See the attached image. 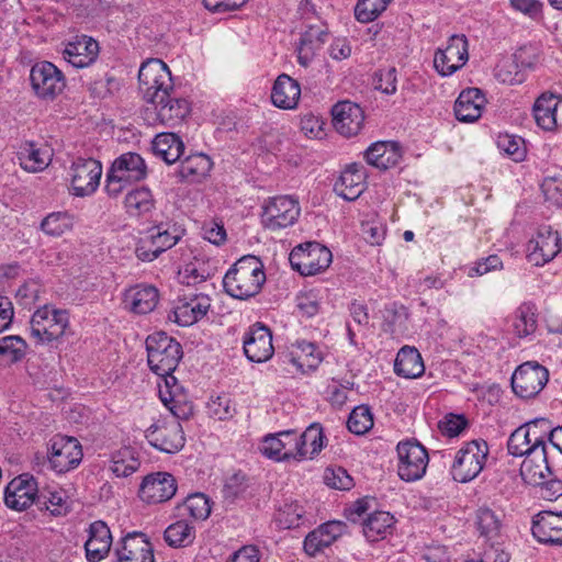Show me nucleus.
<instances>
[{
  "label": "nucleus",
  "mask_w": 562,
  "mask_h": 562,
  "mask_svg": "<svg viewBox=\"0 0 562 562\" xmlns=\"http://www.w3.org/2000/svg\"><path fill=\"white\" fill-rule=\"evenodd\" d=\"M116 555L119 562H155L151 543L142 532L125 536Z\"/></svg>",
  "instance_id": "nucleus-23"
},
{
  "label": "nucleus",
  "mask_w": 562,
  "mask_h": 562,
  "mask_svg": "<svg viewBox=\"0 0 562 562\" xmlns=\"http://www.w3.org/2000/svg\"><path fill=\"white\" fill-rule=\"evenodd\" d=\"M210 306V297L206 295L194 294L190 299H179L168 319L180 326H190L203 318Z\"/></svg>",
  "instance_id": "nucleus-21"
},
{
  "label": "nucleus",
  "mask_w": 562,
  "mask_h": 562,
  "mask_svg": "<svg viewBox=\"0 0 562 562\" xmlns=\"http://www.w3.org/2000/svg\"><path fill=\"white\" fill-rule=\"evenodd\" d=\"M170 413L172 414L170 418L159 419L156 424L148 427L145 431V437L156 449L166 453H176L183 448L186 441L179 420L186 419L190 415L179 417L171 411Z\"/></svg>",
  "instance_id": "nucleus-7"
},
{
  "label": "nucleus",
  "mask_w": 562,
  "mask_h": 562,
  "mask_svg": "<svg viewBox=\"0 0 562 562\" xmlns=\"http://www.w3.org/2000/svg\"><path fill=\"white\" fill-rule=\"evenodd\" d=\"M64 58L76 68L90 66L99 55V43L90 36H76L64 52Z\"/></svg>",
  "instance_id": "nucleus-26"
},
{
  "label": "nucleus",
  "mask_w": 562,
  "mask_h": 562,
  "mask_svg": "<svg viewBox=\"0 0 562 562\" xmlns=\"http://www.w3.org/2000/svg\"><path fill=\"white\" fill-rule=\"evenodd\" d=\"M121 179L137 182L146 178L145 160L136 153H125L117 157L111 168Z\"/></svg>",
  "instance_id": "nucleus-32"
},
{
  "label": "nucleus",
  "mask_w": 562,
  "mask_h": 562,
  "mask_svg": "<svg viewBox=\"0 0 562 562\" xmlns=\"http://www.w3.org/2000/svg\"><path fill=\"white\" fill-rule=\"evenodd\" d=\"M162 252L149 232L139 238L135 248L136 257L142 261H153Z\"/></svg>",
  "instance_id": "nucleus-56"
},
{
  "label": "nucleus",
  "mask_w": 562,
  "mask_h": 562,
  "mask_svg": "<svg viewBox=\"0 0 562 562\" xmlns=\"http://www.w3.org/2000/svg\"><path fill=\"white\" fill-rule=\"evenodd\" d=\"M293 347L291 361L300 369H316L322 362V353L315 344L306 340H297Z\"/></svg>",
  "instance_id": "nucleus-42"
},
{
  "label": "nucleus",
  "mask_w": 562,
  "mask_h": 562,
  "mask_svg": "<svg viewBox=\"0 0 562 562\" xmlns=\"http://www.w3.org/2000/svg\"><path fill=\"white\" fill-rule=\"evenodd\" d=\"M289 259L292 268L301 274L314 276L329 267L333 256L327 247L310 241L294 247Z\"/></svg>",
  "instance_id": "nucleus-8"
},
{
  "label": "nucleus",
  "mask_w": 562,
  "mask_h": 562,
  "mask_svg": "<svg viewBox=\"0 0 562 562\" xmlns=\"http://www.w3.org/2000/svg\"><path fill=\"white\" fill-rule=\"evenodd\" d=\"M324 482L327 486L336 490L348 491L353 485L352 477L344 468L326 469Z\"/></svg>",
  "instance_id": "nucleus-57"
},
{
  "label": "nucleus",
  "mask_w": 562,
  "mask_h": 562,
  "mask_svg": "<svg viewBox=\"0 0 562 562\" xmlns=\"http://www.w3.org/2000/svg\"><path fill=\"white\" fill-rule=\"evenodd\" d=\"M282 435L293 441L297 460L313 458L324 446V434L319 424H312L301 436L293 430L282 431Z\"/></svg>",
  "instance_id": "nucleus-24"
},
{
  "label": "nucleus",
  "mask_w": 562,
  "mask_h": 562,
  "mask_svg": "<svg viewBox=\"0 0 562 562\" xmlns=\"http://www.w3.org/2000/svg\"><path fill=\"white\" fill-rule=\"evenodd\" d=\"M138 467V459L134 457L130 449L125 448L112 456L110 469L117 477H126L133 474Z\"/></svg>",
  "instance_id": "nucleus-47"
},
{
  "label": "nucleus",
  "mask_w": 562,
  "mask_h": 562,
  "mask_svg": "<svg viewBox=\"0 0 562 562\" xmlns=\"http://www.w3.org/2000/svg\"><path fill=\"white\" fill-rule=\"evenodd\" d=\"M331 114L333 125L342 137H355L363 127L364 112L357 103L338 102L334 105Z\"/></svg>",
  "instance_id": "nucleus-18"
},
{
  "label": "nucleus",
  "mask_w": 562,
  "mask_h": 562,
  "mask_svg": "<svg viewBox=\"0 0 562 562\" xmlns=\"http://www.w3.org/2000/svg\"><path fill=\"white\" fill-rule=\"evenodd\" d=\"M529 435L532 436L533 445L536 448H548L547 441L552 446L555 441V427L547 418H536L522 425Z\"/></svg>",
  "instance_id": "nucleus-45"
},
{
  "label": "nucleus",
  "mask_w": 562,
  "mask_h": 562,
  "mask_svg": "<svg viewBox=\"0 0 562 562\" xmlns=\"http://www.w3.org/2000/svg\"><path fill=\"white\" fill-rule=\"evenodd\" d=\"M18 159L24 170L37 172L48 166L52 150L47 147L37 148L36 143H27V146L18 154Z\"/></svg>",
  "instance_id": "nucleus-38"
},
{
  "label": "nucleus",
  "mask_w": 562,
  "mask_h": 562,
  "mask_svg": "<svg viewBox=\"0 0 562 562\" xmlns=\"http://www.w3.org/2000/svg\"><path fill=\"white\" fill-rule=\"evenodd\" d=\"M520 475L530 485H542L548 477L553 476L548 448H533L529 451L520 465Z\"/></svg>",
  "instance_id": "nucleus-20"
},
{
  "label": "nucleus",
  "mask_w": 562,
  "mask_h": 562,
  "mask_svg": "<svg viewBox=\"0 0 562 562\" xmlns=\"http://www.w3.org/2000/svg\"><path fill=\"white\" fill-rule=\"evenodd\" d=\"M247 488V476L237 472L226 479L223 493L226 498H235Z\"/></svg>",
  "instance_id": "nucleus-62"
},
{
  "label": "nucleus",
  "mask_w": 562,
  "mask_h": 562,
  "mask_svg": "<svg viewBox=\"0 0 562 562\" xmlns=\"http://www.w3.org/2000/svg\"><path fill=\"white\" fill-rule=\"evenodd\" d=\"M533 537L541 543L562 544V514L553 512L539 513L531 528Z\"/></svg>",
  "instance_id": "nucleus-25"
},
{
  "label": "nucleus",
  "mask_w": 562,
  "mask_h": 562,
  "mask_svg": "<svg viewBox=\"0 0 562 562\" xmlns=\"http://www.w3.org/2000/svg\"><path fill=\"white\" fill-rule=\"evenodd\" d=\"M157 116L162 124L175 126L181 123L190 113V105L186 99L177 98L173 93L161 103H153Z\"/></svg>",
  "instance_id": "nucleus-34"
},
{
  "label": "nucleus",
  "mask_w": 562,
  "mask_h": 562,
  "mask_svg": "<svg viewBox=\"0 0 562 562\" xmlns=\"http://www.w3.org/2000/svg\"><path fill=\"white\" fill-rule=\"evenodd\" d=\"M243 345L247 359L257 363L268 361L274 352L271 330L261 323L249 327Z\"/></svg>",
  "instance_id": "nucleus-16"
},
{
  "label": "nucleus",
  "mask_w": 562,
  "mask_h": 562,
  "mask_svg": "<svg viewBox=\"0 0 562 562\" xmlns=\"http://www.w3.org/2000/svg\"><path fill=\"white\" fill-rule=\"evenodd\" d=\"M300 212L299 201L293 196H273L262 206L261 223L270 231L286 228L297 221Z\"/></svg>",
  "instance_id": "nucleus-9"
},
{
  "label": "nucleus",
  "mask_w": 562,
  "mask_h": 562,
  "mask_svg": "<svg viewBox=\"0 0 562 562\" xmlns=\"http://www.w3.org/2000/svg\"><path fill=\"white\" fill-rule=\"evenodd\" d=\"M392 0H358L355 16L359 22L368 23L375 20Z\"/></svg>",
  "instance_id": "nucleus-50"
},
{
  "label": "nucleus",
  "mask_w": 562,
  "mask_h": 562,
  "mask_svg": "<svg viewBox=\"0 0 562 562\" xmlns=\"http://www.w3.org/2000/svg\"><path fill=\"white\" fill-rule=\"evenodd\" d=\"M528 260L533 266H543L554 259L561 251V238L550 226L539 227L535 237L527 245Z\"/></svg>",
  "instance_id": "nucleus-15"
},
{
  "label": "nucleus",
  "mask_w": 562,
  "mask_h": 562,
  "mask_svg": "<svg viewBox=\"0 0 562 562\" xmlns=\"http://www.w3.org/2000/svg\"><path fill=\"white\" fill-rule=\"evenodd\" d=\"M82 448L75 437L56 435L47 447L46 454L36 453L33 460L34 467H47L52 471L63 474L76 469L82 460Z\"/></svg>",
  "instance_id": "nucleus-3"
},
{
  "label": "nucleus",
  "mask_w": 562,
  "mask_h": 562,
  "mask_svg": "<svg viewBox=\"0 0 562 562\" xmlns=\"http://www.w3.org/2000/svg\"><path fill=\"white\" fill-rule=\"evenodd\" d=\"M260 450L266 457L278 461L296 459L293 441L285 439L282 432L266 436Z\"/></svg>",
  "instance_id": "nucleus-39"
},
{
  "label": "nucleus",
  "mask_w": 562,
  "mask_h": 562,
  "mask_svg": "<svg viewBox=\"0 0 562 562\" xmlns=\"http://www.w3.org/2000/svg\"><path fill=\"white\" fill-rule=\"evenodd\" d=\"M38 496L37 483L33 476L21 474L14 477L5 487L4 503L9 508L24 510Z\"/></svg>",
  "instance_id": "nucleus-19"
},
{
  "label": "nucleus",
  "mask_w": 562,
  "mask_h": 562,
  "mask_svg": "<svg viewBox=\"0 0 562 562\" xmlns=\"http://www.w3.org/2000/svg\"><path fill=\"white\" fill-rule=\"evenodd\" d=\"M164 538L172 548H186L194 541L195 530L184 520H179L165 530Z\"/></svg>",
  "instance_id": "nucleus-44"
},
{
  "label": "nucleus",
  "mask_w": 562,
  "mask_h": 562,
  "mask_svg": "<svg viewBox=\"0 0 562 562\" xmlns=\"http://www.w3.org/2000/svg\"><path fill=\"white\" fill-rule=\"evenodd\" d=\"M396 451L400 477L406 482L420 480L429 462L427 450L416 440H406L398 442Z\"/></svg>",
  "instance_id": "nucleus-11"
},
{
  "label": "nucleus",
  "mask_w": 562,
  "mask_h": 562,
  "mask_svg": "<svg viewBox=\"0 0 562 562\" xmlns=\"http://www.w3.org/2000/svg\"><path fill=\"white\" fill-rule=\"evenodd\" d=\"M345 531L346 524L341 521L325 522L305 537L304 550L308 555H315L335 542Z\"/></svg>",
  "instance_id": "nucleus-28"
},
{
  "label": "nucleus",
  "mask_w": 562,
  "mask_h": 562,
  "mask_svg": "<svg viewBox=\"0 0 562 562\" xmlns=\"http://www.w3.org/2000/svg\"><path fill=\"white\" fill-rule=\"evenodd\" d=\"M151 150L166 164L172 165L184 155V143H151Z\"/></svg>",
  "instance_id": "nucleus-54"
},
{
  "label": "nucleus",
  "mask_w": 562,
  "mask_h": 562,
  "mask_svg": "<svg viewBox=\"0 0 562 562\" xmlns=\"http://www.w3.org/2000/svg\"><path fill=\"white\" fill-rule=\"evenodd\" d=\"M548 370L535 361L520 364L512 376V387L521 398L536 396L548 383Z\"/></svg>",
  "instance_id": "nucleus-12"
},
{
  "label": "nucleus",
  "mask_w": 562,
  "mask_h": 562,
  "mask_svg": "<svg viewBox=\"0 0 562 562\" xmlns=\"http://www.w3.org/2000/svg\"><path fill=\"white\" fill-rule=\"evenodd\" d=\"M438 426L442 435L456 437L465 428L467 419L461 415L449 414L439 422Z\"/></svg>",
  "instance_id": "nucleus-63"
},
{
  "label": "nucleus",
  "mask_w": 562,
  "mask_h": 562,
  "mask_svg": "<svg viewBox=\"0 0 562 562\" xmlns=\"http://www.w3.org/2000/svg\"><path fill=\"white\" fill-rule=\"evenodd\" d=\"M366 188V173L358 162L347 165L334 184L335 193L346 201L357 200Z\"/></svg>",
  "instance_id": "nucleus-22"
},
{
  "label": "nucleus",
  "mask_w": 562,
  "mask_h": 562,
  "mask_svg": "<svg viewBox=\"0 0 562 562\" xmlns=\"http://www.w3.org/2000/svg\"><path fill=\"white\" fill-rule=\"evenodd\" d=\"M328 33L318 27L310 26L300 38V43L296 47L297 61L303 67H308L314 59L316 53L322 48L325 43Z\"/></svg>",
  "instance_id": "nucleus-33"
},
{
  "label": "nucleus",
  "mask_w": 562,
  "mask_h": 562,
  "mask_svg": "<svg viewBox=\"0 0 562 562\" xmlns=\"http://www.w3.org/2000/svg\"><path fill=\"white\" fill-rule=\"evenodd\" d=\"M476 526L481 536L493 539L499 535L502 522L495 512L482 507L476 513Z\"/></svg>",
  "instance_id": "nucleus-48"
},
{
  "label": "nucleus",
  "mask_w": 562,
  "mask_h": 562,
  "mask_svg": "<svg viewBox=\"0 0 562 562\" xmlns=\"http://www.w3.org/2000/svg\"><path fill=\"white\" fill-rule=\"evenodd\" d=\"M69 314L49 305L37 308L30 322L31 337L36 344H50L67 334Z\"/></svg>",
  "instance_id": "nucleus-5"
},
{
  "label": "nucleus",
  "mask_w": 562,
  "mask_h": 562,
  "mask_svg": "<svg viewBox=\"0 0 562 562\" xmlns=\"http://www.w3.org/2000/svg\"><path fill=\"white\" fill-rule=\"evenodd\" d=\"M266 281L263 265L256 256L238 259L223 278L225 292L234 299L247 300L257 295Z\"/></svg>",
  "instance_id": "nucleus-2"
},
{
  "label": "nucleus",
  "mask_w": 562,
  "mask_h": 562,
  "mask_svg": "<svg viewBox=\"0 0 562 562\" xmlns=\"http://www.w3.org/2000/svg\"><path fill=\"white\" fill-rule=\"evenodd\" d=\"M176 492L175 477L167 472H157L144 477L138 495L147 504H159L169 501Z\"/></svg>",
  "instance_id": "nucleus-17"
},
{
  "label": "nucleus",
  "mask_w": 562,
  "mask_h": 562,
  "mask_svg": "<svg viewBox=\"0 0 562 562\" xmlns=\"http://www.w3.org/2000/svg\"><path fill=\"white\" fill-rule=\"evenodd\" d=\"M396 69L394 67L379 70L374 77L375 89L393 94L396 91Z\"/></svg>",
  "instance_id": "nucleus-60"
},
{
  "label": "nucleus",
  "mask_w": 562,
  "mask_h": 562,
  "mask_svg": "<svg viewBox=\"0 0 562 562\" xmlns=\"http://www.w3.org/2000/svg\"><path fill=\"white\" fill-rule=\"evenodd\" d=\"M112 536L109 527L102 520L92 522L89 527V538L85 543L87 559L99 562L106 557L111 549Z\"/></svg>",
  "instance_id": "nucleus-29"
},
{
  "label": "nucleus",
  "mask_w": 562,
  "mask_h": 562,
  "mask_svg": "<svg viewBox=\"0 0 562 562\" xmlns=\"http://www.w3.org/2000/svg\"><path fill=\"white\" fill-rule=\"evenodd\" d=\"M71 189L76 196L95 192L102 176V165L93 158L77 157L71 165Z\"/></svg>",
  "instance_id": "nucleus-14"
},
{
  "label": "nucleus",
  "mask_w": 562,
  "mask_h": 562,
  "mask_svg": "<svg viewBox=\"0 0 562 562\" xmlns=\"http://www.w3.org/2000/svg\"><path fill=\"white\" fill-rule=\"evenodd\" d=\"M408 317L407 308L403 305L392 304L384 311L385 330L395 333V326H402Z\"/></svg>",
  "instance_id": "nucleus-61"
},
{
  "label": "nucleus",
  "mask_w": 562,
  "mask_h": 562,
  "mask_svg": "<svg viewBox=\"0 0 562 562\" xmlns=\"http://www.w3.org/2000/svg\"><path fill=\"white\" fill-rule=\"evenodd\" d=\"M26 351V342L20 336H5L0 338V357L16 362Z\"/></svg>",
  "instance_id": "nucleus-51"
},
{
  "label": "nucleus",
  "mask_w": 562,
  "mask_h": 562,
  "mask_svg": "<svg viewBox=\"0 0 562 562\" xmlns=\"http://www.w3.org/2000/svg\"><path fill=\"white\" fill-rule=\"evenodd\" d=\"M212 169V161L205 154H196L182 160V173L187 176H203Z\"/></svg>",
  "instance_id": "nucleus-55"
},
{
  "label": "nucleus",
  "mask_w": 562,
  "mask_h": 562,
  "mask_svg": "<svg viewBox=\"0 0 562 562\" xmlns=\"http://www.w3.org/2000/svg\"><path fill=\"white\" fill-rule=\"evenodd\" d=\"M394 371L397 375L415 379L425 371V366L420 353L414 347L405 346L397 352Z\"/></svg>",
  "instance_id": "nucleus-35"
},
{
  "label": "nucleus",
  "mask_w": 562,
  "mask_h": 562,
  "mask_svg": "<svg viewBox=\"0 0 562 562\" xmlns=\"http://www.w3.org/2000/svg\"><path fill=\"white\" fill-rule=\"evenodd\" d=\"M469 59L468 40L463 34H453L447 45L438 48L434 56V67L441 76H450L462 68Z\"/></svg>",
  "instance_id": "nucleus-13"
},
{
  "label": "nucleus",
  "mask_w": 562,
  "mask_h": 562,
  "mask_svg": "<svg viewBox=\"0 0 562 562\" xmlns=\"http://www.w3.org/2000/svg\"><path fill=\"white\" fill-rule=\"evenodd\" d=\"M158 299V291L151 285H136L128 289L124 294L126 307L136 314H147L154 311Z\"/></svg>",
  "instance_id": "nucleus-31"
},
{
  "label": "nucleus",
  "mask_w": 562,
  "mask_h": 562,
  "mask_svg": "<svg viewBox=\"0 0 562 562\" xmlns=\"http://www.w3.org/2000/svg\"><path fill=\"white\" fill-rule=\"evenodd\" d=\"M138 85L143 99L148 103H161L173 93V85L168 66L153 58L143 63L138 71Z\"/></svg>",
  "instance_id": "nucleus-4"
},
{
  "label": "nucleus",
  "mask_w": 562,
  "mask_h": 562,
  "mask_svg": "<svg viewBox=\"0 0 562 562\" xmlns=\"http://www.w3.org/2000/svg\"><path fill=\"white\" fill-rule=\"evenodd\" d=\"M215 270L211 260L195 257L179 271V279L182 283L195 285L212 278Z\"/></svg>",
  "instance_id": "nucleus-37"
},
{
  "label": "nucleus",
  "mask_w": 562,
  "mask_h": 562,
  "mask_svg": "<svg viewBox=\"0 0 562 562\" xmlns=\"http://www.w3.org/2000/svg\"><path fill=\"white\" fill-rule=\"evenodd\" d=\"M560 99L553 93H542L535 102L533 116L537 125L544 131L557 127V109Z\"/></svg>",
  "instance_id": "nucleus-36"
},
{
  "label": "nucleus",
  "mask_w": 562,
  "mask_h": 562,
  "mask_svg": "<svg viewBox=\"0 0 562 562\" xmlns=\"http://www.w3.org/2000/svg\"><path fill=\"white\" fill-rule=\"evenodd\" d=\"M525 436H529V430H526L521 425L516 428L509 436L507 441L508 453L515 457H525L530 448H526Z\"/></svg>",
  "instance_id": "nucleus-59"
},
{
  "label": "nucleus",
  "mask_w": 562,
  "mask_h": 562,
  "mask_svg": "<svg viewBox=\"0 0 562 562\" xmlns=\"http://www.w3.org/2000/svg\"><path fill=\"white\" fill-rule=\"evenodd\" d=\"M348 429L356 435H363L373 426L369 406L360 405L352 409L347 422Z\"/></svg>",
  "instance_id": "nucleus-49"
},
{
  "label": "nucleus",
  "mask_w": 562,
  "mask_h": 562,
  "mask_svg": "<svg viewBox=\"0 0 562 562\" xmlns=\"http://www.w3.org/2000/svg\"><path fill=\"white\" fill-rule=\"evenodd\" d=\"M488 456V446L484 440H473L462 447L456 454L451 474L461 483L475 479L483 470Z\"/></svg>",
  "instance_id": "nucleus-6"
},
{
  "label": "nucleus",
  "mask_w": 562,
  "mask_h": 562,
  "mask_svg": "<svg viewBox=\"0 0 562 562\" xmlns=\"http://www.w3.org/2000/svg\"><path fill=\"white\" fill-rule=\"evenodd\" d=\"M120 89V82L109 74L89 82V91L95 98H106Z\"/></svg>",
  "instance_id": "nucleus-58"
},
{
  "label": "nucleus",
  "mask_w": 562,
  "mask_h": 562,
  "mask_svg": "<svg viewBox=\"0 0 562 562\" xmlns=\"http://www.w3.org/2000/svg\"><path fill=\"white\" fill-rule=\"evenodd\" d=\"M546 200L553 204L562 205V180L557 178H546L541 184Z\"/></svg>",
  "instance_id": "nucleus-64"
},
{
  "label": "nucleus",
  "mask_w": 562,
  "mask_h": 562,
  "mask_svg": "<svg viewBox=\"0 0 562 562\" xmlns=\"http://www.w3.org/2000/svg\"><path fill=\"white\" fill-rule=\"evenodd\" d=\"M124 206L131 216L139 217L154 210L155 200L149 189L138 188L125 195Z\"/></svg>",
  "instance_id": "nucleus-41"
},
{
  "label": "nucleus",
  "mask_w": 562,
  "mask_h": 562,
  "mask_svg": "<svg viewBox=\"0 0 562 562\" xmlns=\"http://www.w3.org/2000/svg\"><path fill=\"white\" fill-rule=\"evenodd\" d=\"M182 507L194 519L204 520L211 514L210 501L202 493L188 496Z\"/></svg>",
  "instance_id": "nucleus-53"
},
{
  "label": "nucleus",
  "mask_w": 562,
  "mask_h": 562,
  "mask_svg": "<svg viewBox=\"0 0 562 562\" xmlns=\"http://www.w3.org/2000/svg\"><path fill=\"white\" fill-rule=\"evenodd\" d=\"M31 87L36 97L53 100L66 87V78L53 63L43 60L35 63L30 71Z\"/></svg>",
  "instance_id": "nucleus-10"
},
{
  "label": "nucleus",
  "mask_w": 562,
  "mask_h": 562,
  "mask_svg": "<svg viewBox=\"0 0 562 562\" xmlns=\"http://www.w3.org/2000/svg\"><path fill=\"white\" fill-rule=\"evenodd\" d=\"M394 524V517L389 512H374L363 522V533L369 541L383 537Z\"/></svg>",
  "instance_id": "nucleus-43"
},
{
  "label": "nucleus",
  "mask_w": 562,
  "mask_h": 562,
  "mask_svg": "<svg viewBox=\"0 0 562 562\" xmlns=\"http://www.w3.org/2000/svg\"><path fill=\"white\" fill-rule=\"evenodd\" d=\"M72 226L71 217L67 213H52L47 215L41 223L43 232L49 236H61Z\"/></svg>",
  "instance_id": "nucleus-52"
},
{
  "label": "nucleus",
  "mask_w": 562,
  "mask_h": 562,
  "mask_svg": "<svg viewBox=\"0 0 562 562\" xmlns=\"http://www.w3.org/2000/svg\"><path fill=\"white\" fill-rule=\"evenodd\" d=\"M148 232L164 252L173 247L186 234L184 227L177 222H161Z\"/></svg>",
  "instance_id": "nucleus-40"
},
{
  "label": "nucleus",
  "mask_w": 562,
  "mask_h": 562,
  "mask_svg": "<svg viewBox=\"0 0 562 562\" xmlns=\"http://www.w3.org/2000/svg\"><path fill=\"white\" fill-rule=\"evenodd\" d=\"M485 103L486 99L481 89L468 88L461 91L454 103V115L460 122H475L481 117Z\"/></svg>",
  "instance_id": "nucleus-27"
},
{
  "label": "nucleus",
  "mask_w": 562,
  "mask_h": 562,
  "mask_svg": "<svg viewBox=\"0 0 562 562\" xmlns=\"http://www.w3.org/2000/svg\"><path fill=\"white\" fill-rule=\"evenodd\" d=\"M537 329L536 307L532 304H521L515 314L514 330L519 338L533 334Z\"/></svg>",
  "instance_id": "nucleus-46"
},
{
  "label": "nucleus",
  "mask_w": 562,
  "mask_h": 562,
  "mask_svg": "<svg viewBox=\"0 0 562 562\" xmlns=\"http://www.w3.org/2000/svg\"><path fill=\"white\" fill-rule=\"evenodd\" d=\"M146 350L149 369L165 381V385L159 386L161 402L176 416L191 415L192 405L186 401L181 386L172 375L182 358L180 344L166 333L157 331L147 337Z\"/></svg>",
  "instance_id": "nucleus-1"
},
{
  "label": "nucleus",
  "mask_w": 562,
  "mask_h": 562,
  "mask_svg": "<svg viewBox=\"0 0 562 562\" xmlns=\"http://www.w3.org/2000/svg\"><path fill=\"white\" fill-rule=\"evenodd\" d=\"M300 95L299 82L289 75L282 74L276 79L271 91V101L276 106L285 110L294 109Z\"/></svg>",
  "instance_id": "nucleus-30"
}]
</instances>
